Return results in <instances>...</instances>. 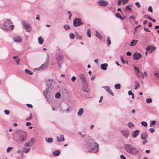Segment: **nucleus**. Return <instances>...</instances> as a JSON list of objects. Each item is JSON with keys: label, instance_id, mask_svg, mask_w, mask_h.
<instances>
[{"label": "nucleus", "instance_id": "obj_32", "mask_svg": "<svg viewBox=\"0 0 159 159\" xmlns=\"http://www.w3.org/2000/svg\"><path fill=\"white\" fill-rule=\"evenodd\" d=\"M25 72L26 74L31 75L33 74V72L32 71L27 69L25 70Z\"/></svg>", "mask_w": 159, "mask_h": 159}, {"label": "nucleus", "instance_id": "obj_46", "mask_svg": "<svg viewBox=\"0 0 159 159\" xmlns=\"http://www.w3.org/2000/svg\"><path fill=\"white\" fill-rule=\"evenodd\" d=\"M141 124L142 125L145 127L147 126L148 125L147 123L145 121H143L141 122Z\"/></svg>", "mask_w": 159, "mask_h": 159}, {"label": "nucleus", "instance_id": "obj_27", "mask_svg": "<svg viewBox=\"0 0 159 159\" xmlns=\"http://www.w3.org/2000/svg\"><path fill=\"white\" fill-rule=\"evenodd\" d=\"M45 140L48 143H51L53 141V139L51 138H46Z\"/></svg>", "mask_w": 159, "mask_h": 159}, {"label": "nucleus", "instance_id": "obj_60", "mask_svg": "<svg viewBox=\"0 0 159 159\" xmlns=\"http://www.w3.org/2000/svg\"><path fill=\"white\" fill-rule=\"evenodd\" d=\"M78 134H80V135H81V137H84V136L86 135V134H83H83H82L80 132H79L78 133Z\"/></svg>", "mask_w": 159, "mask_h": 159}, {"label": "nucleus", "instance_id": "obj_15", "mask_svg": "<svg viewBox=\"0 0 159 159\" xmlns=\"http://www.w3.org/2000/svg\"><path fill=\"white\" fill-rule=\"evenodd\" d=\"M148 136V133L145 132L142 133L141 134V138L143 140L146 139Z\"/></svg>", "mask_w": 159, "mask_h": 159}, {"label": "nucleus", "instance_id": "obj_35", "mask_svg": "<svg viewBox=\"0 0 159 159\" xmlns=\"http://www.w3.org/2000/svg\"><path fill=\"white\" fill-rule=\"evenodd\" d=\"M87 34L88 36L90 38L91 37V30L90 29H88L87 31Z\"/></svg>", "mask_w": 159, "mask_h": 159}, {"label": "nucleus", "instance_id": "obj_9", "mask_svg": "<svg viewBox=\"0 0 159 159\" xmlns=\"http://www.w3.org/2000/svg\"><path fill=\"white\" fill-rule=\"evenodd\" d=\"M79 76L81 80L82 84H86V83L87 82L86 80V78L84 75L82 73H80L79 75Z\"/></svg>", "mask_w": 159, "mask_h": 159}, {"label": "nucleus", "instance_id": "obj_23", "mask_svg": "<svg viewBox=\"0 0 159 159\" xmlns=\"http://www.w3.org/2000/svg\"><path fill=\"white\" fill-rule=\"evenodd\" d=\"M63 58V57L62 55H59L57 56L56 59L58 61L60 62L62 60Z\"/></svg>", "mask_w": 159, "mask_h": 159}, {"label": "nucleus", "instance_id": "obj_4", "mask_svg": "<svg viewBox=\"0 0 159 159\" xmlns=\"http://www.w3.org/2000/svg\"><path fill=\"white\" fill-rule=\"evenodd\" d=\"M12 22L9 20H7L3 24V29L5 30H12L14 27L13 25H11Z\"/></svg>", "mask_w": 159, "mask_h": 159}, {"label": "nucleus", "instance_id": "obj_61", "mask_svg": "<svg viewBox=\"0 0 159 159\" xmlns=\"http://www.w3.org/2000/svg\"><path fill=\"white\" fill-rule=\"evenodd\" d=\"M148 141L146 139L144 140L143 141L142 143V144L143 145H144L145 144L148 142Z\"/></svg>", "mask_w": 159, "mask_h": 159}, {"label": "nucleus", "instance_id": "obj_31", "mask_svg": "<svg viewBox=\"0 0 159 159\" xmlns=\"http://www.w3.org/2000/svg\"><path fill=\"white\" fill-rule=\"evenodd\" d=\"M137 40H133L132 42H131L130 44V45L131 46H134L137 42Z\"/></svg>", "mask_w": 159, "mask_h": 159}, {"label": "nucleus", "instance_id": "obj_3", "mask_svg": "<svg viewBox=\"0 0 159 159\" xmlns=\"http://www.w3.org/2000/svg\"><path fill=\"white\" fill-rule=\"evenodd\" d=\"M26 133L23 131H20L16 139L17 142L23 143L25 142L27 139Z\"/></svg>", "mask_w": 159, "mask_h": 159}, {"label": "nucleus", "instance_id": "obj_38", "mask_svg": "<svg viewBox=\"0 0 159 159\" xmlns=\"http://www.w3.org/2000/svg\"><path fill=\"white\" fill-rule=\"evenodd\" d=\"M156 121L155 120H152L150 123L149 125V126L150 127H152L154 125L156 124Z\"/></svg>", "mask_w": 159, "mask_h": 159}, {"label": "nucleus", "instance_id": "obj_25", "mask_svg": "<svg viewBox=\"0 0 159 159\" xmlns=\"http://www.w3.org/2000/svg\"><path fill=\"white\" fill-rule=\"evenodd\" d=\"M48 59L46 60V64H45V63L43 64L39 68L43 69H45L47 66V65H46L47 63L48 62Z\"/></svg>", "mask_w": 159, "mask_h": 159}, {"label": "nucleus", "instance_id": "obj_16", "mask_svg": "<svg viewBox=\"0 0 159 159\" xmlns=\"http://www.w3.org/2000/svg\"><path fill=\"white\" fill-rule=\"evenodd\" d=\"M83 84V87L82 88V90L83 91L86 93H87L89 92V91L87 89H88V83H86V84Z\"/></svg>", "mask_w": 159, "mask_h": 159}, {"label": "nucleus", "instance_id": "obj_48", "mask_svg": "<svg viewBox=\"0 0 159 159\" xmlns=\"http://www.w3.org/2000/svg\"><path fill=\"white\" fill-rule=\"evenodd\" d=\"M148 10V11L151 12H152L153 11L152 7L151 6H149Z\"/></svg>", "mask_w": 159, "mask_h": 159}, {"label": "nucleus", "instance_id": "obj_50", "mask_svg": "<svg viewBox=\"0 0 159 159\" xmlns=\"http://www.w3.org/2000/svg\"><path fill=\"white\" fill-rule=\"evenodd\" d=\"M122 1V3L123 4H125L127 3L129 0H121Z\"/></svg>", "mask_w": 159, "mask_h": 159}, {"label": "nucleus", "instance_id": "obj_41", "mask_svg": "<svg viewBox=\"0 0 159 159\" xmlns=\"http://www.w3.org/2000/svg\"><path fill=\"white\" fill-rule=\"evenodd\" d=\"M63 27L66 30H67L68 29H70V26L67 25H64L63 26Z\"/></svg>", "mask_w": 159, "mask_h": 159}, {"label": "nucleus", "instance_id": "obj_28", "mask_svg": "<svg viewBox=\"0 0 159 159\" xmlns=\"http://www.w3.org/2000/svg\"><path fill=\"white\" fill-rule=\"evenodd\" d=\"M95 36L96 37L99 39L101 40L102 39V37L100 34L98 33L97 31L96 30Z\"/></svg>", "mask_w": 159, "mask_h": 159}, {"label": "nucleus", "instance_id": "obj_20", "mask_svg": "<svg viewBox=\"0 0 159 159\" xmlns=\"http://www.w3.org/2000/svg\"><path fill=\"white\" fill-rule=\"evenodd\" d=\"M57 140L58 142L63 141L64 140V138L63 135L61 134L60 137L59 138L58 136H57Z\"/></svg>", "mask_w": 159, "mask_h": 159}, {"label": "nucleus", "instance_id": "obj_49", "mask_svg": "<svg viewBox=\"0 0 159 159\" xmlns=\"http://www.w3.org/2000/svg\"><path fill=\"white\" fill-rule=\"evenodd\" d=\"M13 149V148H12V147H8L7 149V152H9L11 150Z\"/></svg>", "mask_w": 159, "mask_h": 159}, {"label": "nucleus", "instance_id": "obj_58", "mask_svg": "<svg viewBox=\"0 0 159 159\" xmlns=\"http://www.w3.org/2000/svg\"><path fill=\"white\" fill-rule=\"evenodd\" d=\"M120 157L121 159H126V158L125 156L123 155H120Z\"/></svg>", "mask_w": 159, "mask_h": 159}, {"label": "nucleus", "instance_id": "obj_6", "mask_svg": "<svg viewBox=\"0 0 159 159\" xmlns=\"http://www.w3.org/2000/svg\"><path fill=\"white\" fill-rule=\"evenodd\" d=\"M83 24L81 19L80 18H75L73 20V25L75 27L80 26Z\"/></svg>", "mask_w": 159, "mask_h": 159}, {"label": "nucleus", "instance_id": "obj_39", "mask_svg": "<svg viewBox=\"0 0 159 159\" xmlns=\"http://www.w3.org/2000/svg\"><path fill=\"white\" fill-rule=\"evenodd\" d=\"M107 46H109L111 44V42L110 40V38L109 37H107Z\"/></svg>", "mask_w": 159, "mask_h": 159}, {"label": "nucleus", "instance_id": "obj_36", "mask_svg": "<svg viewBox=\"0 0 159 159\" xmlns=\"http://www.w3.org/2000/svg\"><path fill=\"white\" fill-rule=\"evenodd\" d=\"M30 150V148H25L23 149V152L25 153H27Z\"/></svg>", "mask_w": 159, "mask_h": 159}, {"label": "nucleus", "instance_id": "obj_8", "mask_svg": "<svg viewBox=\"0 0 159 159\" xmlns=\"http://www.w3.org/2000/svg\"><path fill=\"white\" fill-rule=\"evenodd\" d=\"M120 133L122 135L126 138H128L130 133L129 130L127 129L121 130Z\"/></svg>", "mask_w": 159, "mask_h": 159}, {"label": "nucleus", "instance_id": "obj_24", "mask_svg": "<svg viewBox=\"0 0 159 159\" xmlns=\"http://www.w3.org/2000/svg\"><path fill=\"white\" fill-rule=\"evenodd\" d=\"M134 89L137 90L138 88H139L140 86V84L137 81H134Z\"/></svg>", "mask_w": 159, "mask_h": 159}, {"label": "nucleus", "instance_id": "obj_5", "mask_svg": "<svg viewBox=\"0 0 159 159\" xmlns=\"http://www.w3.org/2000/svg\"><path fill=\"white\" fill-rule=\"evenodd\" d=\"M51 87H47L45 90L43 91L44 95L47 99V101H48V96L51 97L52 95V94L51 92Z\"/></svg>", "mask_w": 159, "mask_h": 159}, {"label": "nucleus", "instance_id": "obj_43", "mask_svg": "<svg viewBox=\"0 0 159 159\" xmlns=\"http://www.w3.org/2000/svg\"><path fill=\"white\" fill-rule=\"evenodd\" d=\"M69 36L70 38L71 39H73L75 38V35L72 33H71L70 34Z\"/></svg>", "mask_w": 159, "mask_h": 159}, {"label": "nucleus", "instance_id": "obj_56", "mask_svg": "<svg viewBox=\"0 0 159 159\" xmlns=\"http://www.w3.org/2000/svg\"><path fill=\"white\" fill-rule=\"evenodd\" d=\"M76 79V78L75 76H73L72 77L71 79V80L73 82H74Z\"/></svg>", "mask_w": 159, "mask_h": 159}, {"label": "nucleus", "instance_id": "obj_11", "mask_svg": "<svg viewBox=\"0 0 159 159\" xmlns=\"http://www.w3.org/2000/svg\"><path fill=\"white\" fill-rule=\"evenodd\" d=\"M142 57V55L140 53L138 52H135L133 54V58L134 60H138Z\"/></svg>", "mask_w": 159, "mask_h": 159}, {"label": "nucleus", "instance_id": "obj_45", "mask_svg": "<svg viewBox=\"0 0 159 159\" xmlns=\"http://www.w3.org/2000/svg\"><path fill=\"white\" fill-rule=\"evenodd\" d=\"M120 59L122 63L123 64H125V61L124 60L123 57L122 56V55H121L120 56Z\"/></svg>", "mask_w": 159, "mask_h": 159}, {"label": "nucleus", "instance_id": "obj_52", "mask_svg": "<svg viewBox=\"0 0 159 159\" xmlns=\"http://www.w3.org/2000/svg\"><path fill=\"white\" fill-rule=\"evenodd\" d=\"M135 4L136 5L138 8H139L140 7V5L139 2H135Z\"/></svg>", "mask_w": 159, "mask_h": 159}, {"label": "nucleus", "instance_id": "obj_34", "mask_svg": "<svg viewBox=\"0 0 159 159\" xmlns=\"http://www.w3.org/2000/svg\"><path fill=\"white\" fill-rule=\"evenodd\" d=\"M134 69L135 71V73H136L137 72H138V74L139 73H141V72L139 70V69L138 68H137L136 67H134Z\"/></svg>", "mask_w": 159, "mask_h": 159}, {"label": "nucleus", "instance_id": "obj_33", "mask_svg": "<svg viewBox=\"0 0 159 159\" xmlns=\"http://www.w3.org/2000/svg\"><path fill=\"white\" fill-rule=\"evenodd\" d=\"M127 125L129 128H132L134 127V125L131 122H129L127 124Z\"/></svg>", "mask_w": 159, "mask_h": 159}, {"label": "nucleus", "instance_id": "obj_19", "mask_svg": "<svg viewBox=\"0 0 159 159\" xmlns=\"http://www.w3.org/2000/svg\"><path fill=\"white\" fill-rule=\"evenodd\" d=\"M107 66L108 65L107 63H103L101 65L100 67L102 70H105L107 69Z\"/></svg>", "mask_w": 159, "mask_h": 159}, {"label": "nucleus", "instance_id": "obj_44", "mask_svg": "<svg viewBox=\"0 0 159 159\" xmlns=\"http://www.w3.org/2000/svg\"><path fill=\"white\" fill-rule=\"evenodd\" d=\"M152 102V100L151 98H147L146 99V102L148 103H150Z\"/></svg>", "mask_w": 159, "mask_h": 159}, {"label": "nucleus", "instance_id": "obj_64", "mask_svg": "<svg viewBox=\"0 0 159 159\" xmlns=\"http://www.w3.org/2000/svg\"><path fill=\"white\" fill-rule=\"evenodd\" d=\"M125 8L126 10H128L129 11L131 10V8L129 7V5L126 6Z\"/></svg>", "mask_w": 159, "mask_h": 159}, {"label": "nucleus", "instance_id": "obj_55", "mask_svg": "<svg viewBox=\"0 0 159 159\" xmlns=\"http://www.w3.org/2000/svg\"><path fill=\"white\" fill-rule=\"evenodd\" d=\"M149 130L152 133H153L155 129L154 128H151L149 129Z\"/></svg>", "mask_w": 159, "mask_h": 159}, {"label": "nucleus", "instance_id": "obj_63", "mask_svg": "<svg viewBox=\"0 0 159 159\" xmlns=\"http://www.w3.org/2000/svg\"><path fill=\"white\" fill-rule=\"evenodd\" d=\"M126 54L127 55H128V56H130L132 55V53H131V52L128 51L126 52Z\"/></svg>", "mask_w": 159, "mask_h": 159}, {"label": "nucleus", "instance_id": "obj_22", "mask_svg": "<svg viewBox=\"0 0 159 159\" xmlns=\"http://www.w3.org/2000/svg\"><path fill=\"white\" fill-rule=\"evenodd\" d=\"M84 112V109L82 108H80L77 112V115L79 116H80L83 114Z\"/></svg>", "mask_w": 159, "mask_h": 159}, {"label": "nucleus", "instance_id": "obj_54", "mask_svg": "<svg viewBox=\"0 0 159 159\" xmlns=\"http://www.w3.org/2000/svg\"><path fill=\"white\" fill-rule=\"evenodd\" d=\"M141 26V25H139L137 26L134 29V31H137L138 28L140 27Z\"/></svg>", "mask_w": 159, "mask_h": 159}, {"label": "nucleus", "instance_id": "obj_2", "mask_svg": "<svg viewBox=\"0 0 159 159\" xmlns=\"http://www.w3.org/2000/svg\"><path fill=\"white\" fill-rule=\"evenodd\" d=\"M124 148L126 152L132 155H136L139 152L135 148L129 144H125L124 145Z\"/></svg>", "mask_w": 159, "mask_h": 159}, {"label": "nucleus", "instance_id": "obj_29", "mask_svg": "<svg viewBox=\"0 0 159 159\" xmlns=\"http://www.w3.org/2000/svg\"><path fill=\"white\" fill-rule=\"evenodd\" d=\"M38 40L39 41V43L40 44H42L43 43V39L40 36L38 39Z\"/></svg>", "mask_w": 159, "mask_h": 159}, {"label": "nucleus", "instance_id": "obj_51", "mask_svg": "<svg viewBox=\"0 0 159 159\" xmlns=\"http://www.w3.org/2000/svg\"><path fill=\"white\" fill-rule=\"evenodd\" d=\"M4 113L6 114V115H9L10 113V111L9 110H5L4 111Z\"/></svg>", "mask_w": 159, "mask_h": 159}, {"label": "nucleus", "instance_id": "obj_18", "mask_svg": "<svg viewBox=\"0 0 159 159\" xmlns=\"http://www.w3.org/2000/svg\"><path fill=\"white\" fill-rule=\"evenodd\" d=\"M139 133V130H134L132 134V137L134 138L138 136Z\"/></svg>", "mask_w": 159, "mask_h": 159}, {"label": "nucleus", "instance_id": "obj_10", "mask_svg": "<svg viewBox=\"0 0 159 159\" xmlns=\"http://www.w3.org/2000/svg\"><path fill=\"white\" fill-rule=\"evenodd\" d=\"M34 142L33 138H32L30 140L28 141L27 143H25L24 146L25 147H30L31 146L33 145Z\"/></svg>", "mask_w": 159, "mask_h": 159}, {"label": "nucleus", "instance_id": "obj_59", "mask_svg": "<svg viewBox=\"0 0 159 159\" xmlns=\"http://www.w3.org/2000/svg\"><path fill=\"white\" fill-rule=\"evenodd\" d=\"M26 105L29 107L31 108L33 107V106L32 104H27Z\"/></svg>", "mask_w": 159, "mask_h": 159}, {"label": "nucleus", "instance_id": "obj_62", "mask_svg": "<svg viewBox=\"0 0 159 159\" xmlns=\"http://www.w3.org/2000/svg\"><path fill=\"white\" fill-rule=\"evenodd\" d=\"M19 61H20V59L19 58L16 59V64L18 65L19 64Z\"/></svg>", "mask_w": 159, "mask_h": 159}, {"label": "nucleus", "instance_id": "obj_17", "mask_svg": "<svg viewBox=\"0 0 159 159\" xmlns=\"http://www.w3.org/2000/svg\"><path fill=\"white\" fill-rule=\"evenodd\" d=\"M14 41L16 43H19L22 42V39L20 37L17 36L13 39Z\"/></svg>", "mask_w": 159, "mask_h": 159}, {"label": "nucleus", "instance_id": "obj_7", "mask_svg": "<svg viewBox=\"0 0 159 159\" xmlns=\"http://www.w3.org/2000/svg\"><path fill=\"white\" fill-rule=\"evenodd\" d=\"M22 24L26 31L30 32L31 31V27L30 24H26L24 21H22Z\"/></svg>", "mask_w": 159, "mask_h": 159}, {"label": "nucleus", "instance_id": "obj_57", "mask_svg": "<svg viewBox=\"0 0 159 159\" xmlns=\"http://www.w3.org/2000/svg\"><path fill=\"white\" fill-rule=\"evenodd\" d=\"M63 63V62L60 63L59 62L58 63V66L59 68H60L61 67V65Z\"/></svg>", "mask_w": 159, "mask_h": 159}, {"label": "nucleus", "instance_id": "obj_13", "mask_svg": "<svg viewBox=\"0 0 159 159\" xmlns=\"http://www.w3.org/2000/svg\"><path fill=\"white\" fill-rule=\"evenodd\" d=\"M156 49V48L153 45L148 46V47L146 48V50L150 52H152Z\"/></svg>", "mask_w": 159, "mask_h": 159}, {"label": "nucleus", "instance_id": "obj_1", "mask_svg": "<svg viewBox=\"0 0 159 159\" xmlns=\"http://www.w3.org/2000/svg\"><path fill=\"white\" fill-rule=\"evenodd\" d=\"M99 145L95 142L94 139H90L88 143V148L89 151L90 153H95L98 151Z\"/></svg>", "mask_w": 159, "mask_h": 159}, {"label": "nucleus", "instance_id": "obj_37", "mask_svg": "<svg viewBox=\"0 0 159 159\" xmlns=\"http://www.w3.org/2000/svg\"><path fill=\"white\" fill-rule=\"evenodd\" d=\"M32 119V115L31 113H30V115L28 118H26V120L27 121H30Z\"/></svg>", "mask_w": 159, "mask_h": 159}, {"label": "nucleus", "instance_id": "obj_53", "mask_svg": "<svg viewBox=\"0 0 159 159\" xmlns=\"http://www.w3.org/2000/svg\"><path fill=\"white\" fill-rule=\"evenodd\" d=\"M115 16L117 17V18H119L120 17H121V15L120 13H116L115 14Z\"/></svg>", "mask_w": 159, "mask_h": 159}, {"label": "nucleus", "instance_id": "obj_47", "mask_svg": "<svg viewBox=\"0 0 159 159\" xmlns=\"http://www.w3.org/2000/svg\"><path fill=\"white\" fill-rule=\"evenodd\" d=\"M72 108L70 107H69L67 108L66 110V111L67 112H69L72 111Z\"/></svg>", "mask_w": 159, "mask_h": 159}, {"label": "nucleus", "instance_id": "obj_40", "mask_svg": "<svg viewBox=\"0 0 159 159\" xmlns=\"http://www.w3.org/2000/svg\"><path fill=\"white\" fill-rule=\"evenodd\" d=\"M61 96V94L60 93L58 92L56 93L55 97L56 98H60Z\"/></svg>", "mask_w": 159, "mask_h": 159}, {"label": "nucleus", "instance_id": "obj_42", "mask_svg": "<svg viewBox=\"0 0 159 159\" xmlns=\"http://www.w3.org/2000/svg\"><path fill=\"white\" fill-rule=\"evenodd\" d=\"M82 38V36L81 35H79L78 34L76 36V39L78 40H81Z\"/></svg>", "mask_w": 159, "mask_h": 159}, {"label": "nucleus", "instance_id": "obj_30", "mask_svg": "<svg viewBox=\"0 0 159 159\" xmlns=\"http://www.w3.org/2000/svg\"><path fill=\"white\" fill-rule=\"evenodd\" d=\"M114 87L116 89H120L121 88L120 84L118 83L115 84Z\"/></svg>", "mask_w": 159, "mask_h": 159}, {"label": "nucleus", "instance_id": "obj_21", "mask_svg": "<svg viewBox=\"0 0 159 159\" xmlns=\"http://www.w3.org/2000/svg\"><path fill=\"white\" fill-rule=\"evenodd\" d=\"M52 80H50L49 79L46 82V85L48 87H51V84L52 83Z\"/></svg>", "mask_w": 159, "mask_h": 159}, {"label": "nucleus", "instance_id": "obj_26", "mask_svg": "<svg viewBox=\"0 0 159 159\" xmlns=\"http://www.w3.org/2000/svg\"><path fill=\"white\" fill-rule=\"evenodd\" d=\"M60 151L59 150H57L54 151L53 154V155L57 156L60 155Z\"/></svg>", "mask_w": 159, "mask_h": 159}, {"label": "nucleus", "instance_id": "obj_14", "mask_svg": "<svg viewBox=\"0 0 159 159\" xmlns=\"http://www.w3.org/2000/svg\"><path fill=\"white\" fill-rule=\"evenodd\" d=\"M102 88H104L108 93L112 96H113L114 95L113 93L111 90L110 87L107 86H103Z\"/></svg>", "mask_w": 159, "mask_h": 159}, {"label": "nucleus", "instance_id": "obj_12", "mask_svg": "<svg viewBox=\"0 0 159 159\" xmlns=\"http://www.w3.org/2000/svg\"><path fill=\"white\" fill-rule=\"evenodd\" d=\"M98 4L101 6L105 7L108 5V3L106 1L100 0L98 2Z\"/></svg>", "mask_w": 159, "mask_h": 159}]
</instances>
